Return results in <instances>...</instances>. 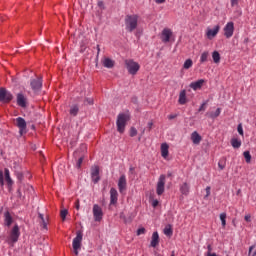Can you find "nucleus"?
Returning a JSON list of instances; mask_svg holds the SVG:
<instances>
[{
	"label": "nucleus",
	"instance_id": "nucleus-1",
	"mask_svg": "<svg viewBox=\"0 0 256 256\" xmlns=\"http://www.w3.org/2000/svg\"><path fill=\"white\" fill-rule=\"evenodd\" d=\"M131 119V116H129L128 113H120L117 116V131L118 133H125V127H127V121Z\"/></svg>",
	"mask_w": 256,
	"mask_h": 256
},
{
	"label": "nucleus",
	"instance_id": "nucleus-2",
	"mask_svg": "<svg viewBox=\"0 0 256 256\" xmlns=\"http://www.w3.org/2000/svg\"><path fill=\"white\" fill-rule=\"evenodd\" d=\"M139 23V16L137 15H127L125 18L126 31L129 33H133L135 29H137V25Z\"/></svg>",
	"mask_w": 256,
	"mask_h": 256
},
{
	"label": "nucleus",
	"instance_id": "nucleus-3",
	"mask_svg": "<svg viewBox=\"0 0 256 256\" xmlns=\"http://www.w3.org/2000/svg\"><path fill=\"white\" fill-rule=\"evenodd\" d=\"M125 65H126L128 73H130V75H137V72L139 71V69H141V66L139 65V63H137L131 59L125 60Z\"/></svg>",
	"mask_w": 256,
	"mask_h": 256
},
{
	"label": "nucleus",
	"instance_id": "nucleus-4",
	"mask_svg": "<svg viewBox=\"0 0 256 256\" xmlns=\"http://www.w3.org/2000/svg\"><path fill=\"white\" fill-rule=\"evenodd\" d=\"M81 241H83V233L78 231L72 242V247L76 256L79 255V249H81Z\"/></svg>",
	"mask_w": 256,
	"mask_h": 256
},
{
	"label": "nucleus",
	"instance_id": "nucleus-5",
	"mask_svg": "<svg viewBox=\"0 0 256 256\" xmlns=\"http://www.w3.org/2000/svg\"><path fill=\"white\" fill-rule=\"evenodd\" d=\"M166 176L165 175H160L157 186H156V193L157 195H163L165 193V183H166Z\"/></svg>",
	"mask_w": 256,
	"mask_h": 256
},
{
	"label": "nucleus",
	"instance_id": "nucleus-6",
	"mask_svg": "<svg viewBox=\"0 0 256 256\" xmlns=\"http://www.w3.org/2000/svg\"><path fill=\"white\" fill-rule=\"evenodd\" d=\"M0 101L2 103H10V101H13V94L5 88H0Z\"/></svg>",
	"mask_w": 256,
	"mask_h": 256
},
{
	"label": "nucleus",
	"instance_id": "nucleus-7",
	"mask_svg": "<svg viewBox=\"0 0 256 256\" xmlns=\"http://www.w3.org/2000/svg\"><path fill=\"white\" fill-rule=\"evenodd\" d=\"M235 33V24L233 22H228L224 27V36L226 39H231Z\"/></svg>",
	"mask_w": 256,
	"mask_h": 256
},
{
	"label": "nucleus",
	"instance_id": "nucleus-8",
	"mask_svg": "<svg viewBox=\"0 0 256 256\" xmlns=\"http://www.w3.org/2000/svg\"><path fill=\"white\" fill-rule=\"evenodd\" d=\"M30 87L34 91V93H38V91H41V88L43 87V79L42 78L32 79L30 81Z\"/></svg>",
	"mask_w": 256,
	"mask_h": 256
},
{
	"label": "nucleus",
	"instance_id": "nucleus-9",
	"mask_svg": "<svg viewBox=\"0 0 256 256\" xmlns=\"http://www.w3.org/2000/svg\"><path fill=\"white\" fill-rule=\"evenodd\" d=\"M173 37V31L169 28H164L161 32L160 39L162 43H169Z\"/></svg>",
	"mask_w": 256,
	"mask_h": 256
},
{
	"label": "nucleus",
	"instance_id": "nucleus-10",
	"mask_svg": "<svg viewBox=\"0 0 256 256\" xmlns=\"http://www.w3.org/2000/svg\"><path fill=\"white\" fill-rule=\"evenodd\" d=\"M16 126L19 129L20 135L27 133V122L22 117L16 118Z\"/></svg>",
	"mask_w": 256,
	"mask_h": 256
},
{
	"label": "nucleus",
	"instance_id": "nucleus-11",
	"mask_svg": "<svg viewBox=\"0 0 256 256\" xmlns=\"http://www.w3.org/2000/svg\"><path fill=\"white\" fill-rule=\"evenodd\" d=\"M16 103L18 107H22V109H25V107H27L28 105L27 96H25V94L23 93H18L16 95Z\"/></svg>",
	"mask_w": 256,
	"mask_h": 256
},
{
	"label": "nucleus",
	"instance_id": "nucleus-12",
	"mask_svg": "<svg viewBox=\"0 0 256 256\" xmlns=\"http://www.w3.org/2000/svg\"><path fill=\"white\" fill-rule=\"evenodd\" d=\"M20 236H21V232L19 231V225L16 224L10 232L11 243H17V241H19Z\"/></svg>",
	"mask_w": 256,
	"mask_h": 256
},
{
	"label": "nucleus",
	"instance_id": "nucleus-13",
	"mask_svg": "<svg viewBox=\"0 0 256 256\" xmlns=\"http://www.w3.org/2000/svg\"><path fill=\"white\" fill-rule=\"evenodd\" d=\"M93 217H94V221H101V219H103V209L100 208V206L98 204H94L93 206Z\"/></svg>",
	"mask_w": 256,
	"mask_h": 256
},
{
	"label": "nucleus",
	"instance_id": "nucleus-14",
	"mask_svg": "<svg viewBox=\"0 0 256 256\" xmlns=\"http://www.w3.org/2000/svg\"><path fill=\"white\" fill-rule=\"evenodd\" d=\"M221 27L219 25H216L213 29L208 28L206 31V37L207 39H215L217 37V34L219 33V30Z\"/></svg>",
	"mask_w": 256,
	"mask_h": 256
},
{
	"label": "nucleus",
	"instance_id": "nucleus-15",
	"mask_svg": "<svg viewBox=\"0 0 256 256\" xmlns=\"http://www.w3.org/2000/svg\"><path fill=\"white\" fill-rule=\"evenodd\" d=\"M118 189L120 193H123L127 189V177L125 174L121 175L118 181Z\"/></svg>",
	"mask_w": 256,
	"mask_h": 256
},
{
	"label": "nucleus",
	"instance_id": "nucleus-16",
	"mask_svg": "<svg viewBox=\"0 0 256 256\" xmlns=\"http://www.w3.org/2000/svg\"><path fill=\"white\" fill-rule=\"evenodd\" d=\"M91 178H92L93 183H99V181L101 179L99 177V166H94L91 169Z\"/></svg>",
	"mask_w": 256,
	"mask_h": 256
},
{
	"label": "nucleus",
	"instance_id": "nucleus-17",
	"mask_svg": "<svg viewBox=\"0 0 256 256\" xmlns=\"http://www.w3.org/2000/svg\"><path fill=\"white\" fill-rule=\"evenodd\" d=\"M119 197V193L117 192V189L111 188L110 189V204L115 205L117 203Z\"/></svg>",
	"mask_w": 256,
	"mask_h": 256
},
{
	"label": "nucleus",
	"instance_id": "nucleus-18",
	"mask_svg": "<svg viewBox=\"0 0 256 256\" xmlns=\"http://www.w3.org/2000/svg\"><path fill=\"white\" fill-rule=\"evenodd\" d=\"M203 83H205L204 79L197 80L196 82H191L189 87L193 89V91H197L203 87Z\"/></svg>",
	"mask_w": 256,
	"mask_h": 256
},
{
	"label": "nucleus",
	"instance_id": "nucleus-19",
	"mask_svg": "<svg viewBox=\"0 0 256 256\" xmlns=\"http://www.w3.org/2000/svg\"><path fill=\"white\" fill-rule=\"evenodd\" d=\"M4 224L6 227H11V225H13V216H11L9 211L4 213Z\"/></svg>",
	"mask_w": 256,
	"mask_h": 256
},
{
	"label": "nucleus",
	"instance_id": "nucleus-20",
	"mask_svg": "<svg viewBox=\"0 0 256 256\" xmlns=\"http://www.w3.org/2000/svg\"><path fill=\"white\" fill-rule=\"evenodd\" d=\"M102 65L106 69H113L115 67V61L111 60V58H104L102 59Z\"/></svg>",
	"mask_w": 256,
	"mask_h": 256
},
{
	"label": "nucleus",
	"instance_id": "nucleus-21",
	"mask_svg": "<svg viewBox=\"0 0 256 256\" xmlns=\"http://www.w3.org/2000/svg\"><path fill=\"white\" fill-rule=\"evenodd\" d=\"M203 138L201 137V135H199L197 133V131H194L192 134H191V141L194 145H199V143H201V140Z\"/></svg>",
	"mask_w": 256,
	"mask_h": 256
},
{
	"label": "nucleus",
	"instance_id": "nucleus-22",
	"mask_svg": "<svg viewBox=\"0 0 256 256\" xmlns=\"http://www.w3.org/2000/svg\"><path fill=\"white\" fill-rule=\"evenodd\" d=\"M178 103L180 105H185L187 103V90H182L179 94Z\"/></svg>",
	"mask_w": 256,
	"mask_h": 256
},
{
	"label": "nucleus",
	"instance_id": "nucleus-23",
	"mask_svg": "<svg viewBox=\"0 0 256 256\" xmlns=\"http://www.w3.org/2000/svg\"><path fill=\"white\" fill-rule=\"evenodd\" d=\"M161 155L164 159H167L169 156V145L167 143L161 144Z\"/></svg>",
	"mask_w": 256,
	"mask_h": 256
},
{
	"label": "nucleus",
	"instance_id": "nucleus-24",
	"mask_svg": "<svg viewBox=\"0 0 256 256\" xmlns=\"http://www.w3.org/2000/svg\"><path fill=\"white\" fill-rule=\"evenodd\" d=\"M150 245L154 248L157 247V245H159V233L158 232H153Z\"/></svg>",
	"mask_w": 256,
	"mask_h": 256
},
{
	"label": "nucleus",
	"instance_id": "nucleus-25",
	"mask_svg": "<svg viewBox=\"0 0 256 256\" xmlns=\"http://www.w3.org/2000/svg\"><path fill=\"white\" fill-rule=\"evenodd\" d=\"M4 175L8 187H11V185H13V180L11 179V174L7 168L4 169Z\"/></svg>",
	"mask_w": 256,
	"mask_h": 256
},
{
	"label": "nucleus",
	"instance_id": "nucleus-26",
	"mask_svg": "<svg viewBox=\"0 0 256 256\" xmlns=\"http://www.w3.org/2000/svg\"><path fill=\"white\" fill-rule=\"evenodd\" d=\"M189 184H187L186 182H184L181 186H180V192L182 193V195H189Z\"/></svg>",
	"mask_w": 256,
	"mask_h": 256
},
{
	"label": "nucleus",
	"instance_id": "nucleus-27",
	"mask_svg": "<svg viewBox=\"0 0 256 256\" xmlns=\"http://www.w3.org/2000/svg\"><path fill=\"white\" fill-rule=\"evenodd\" d=\"M206 115L210 117V119H217V117L221 115V108H217L215 112L206 113Z\"/></svg>",
	"mask_w": 256,
	"mask_h": 256
},
{
	"label": "nucleus",
	"instance_id": "nucleus-28",
	"mask_svg": "<svg viewBox=\"0 0 256 256\" xmlns=\"http://www.w3.org/2000/svg\"><path fill=\"white\" fill-rule=\"evenodd\" d=\"M209 61V52L204 51L200 56V63H207Z\"/></svg>",
	"mask_w": 256,
	"mask_h": 256
},
{
	"label": "nucleus",
	"instance_id": "nucleus-29",
	"mask_svg": "<svg viewBox=\"0 0 256 256\" xmlns=\"http://www.w3.org/2000/svg\"><path fill=\"white\" fill-rule=\"evenodd\" d=\"M78 113H79V106L77 105L71 106L70 115H72V117H77Z\"/></svg>",
	"mask_w": 256,
	"mask_h": 256
},
{
	"label": "nucleus",
	"instance_id": "nucleus-30",
	"mask_svg": "<svg viewBox=\"0 0 256 256\" xmlns=\"http://www.w3.org/2000/svg\"><path fill=\"white\" fill-rule=\"evenodd\" d=\"M231 145L234 149H239V147H241V140L237 139V138H233L231 140Z\"/></svg>",
	"mask_w": 256,
	"mask_h": 256
},
{
	"label": "nucleus",
	"instance_id": "nucleus-31",
	"mask_svg": "<svg viewBox=\"0 0 256 256\" xmlns=\"http://www.w3.org/2000/svg\"><path fill=\"white\" fill-rule=\"evenodd\" d=\"M220 221L222 223L223 229H225V227H227V214L226 213L220 214Z\"/></svg>",
	"mask_w": 256,
	"mask_h": 256
},
{
	"label": "nucleus",
	"instance_id": "nucleus-32",
	"mask_svg": "<svg viewBox=\"0 0 256 256\" xmlns=\"http://www.w3.org/2000/svg\"><path fill=\"white\" fill-rule=\"evenodd\" d=\"M212 59L214 63H220L221 62V54H219L217 51H214L212 53Z\"/></svg>",
	"mask_w": 256,
	"mask_h": 256
},
{
	"label": "nucleus",
	"instance_id": "nucleus-33",
	"mask_svg": "<svg viewBox=\"0 0 256 256\" xmlns=\"http://www.w3.org/2000/svg\"><path fill=\"white\" fill-rule=\"evenodd\" d=\"M38 218L40 219V223L42 224L43 229H47V220H45L43 214L39 213Z\"/></svg>",
	"mask_w": 256,
	"mask_h": 256
},
{
	"label": "nucleus",
	"instance_id": "nucleus-34",
	"mask_svg": "<svg viewBox=\"0 0 256 256\" xmlns=\"http://www.w3.org/2000/svg\"><path fill=\"white\" fill-rule=\"evenodd\" d=\"M193 67V60L187 59L183 64V69H191Z\"/></svg>",
	"mask_w": 256,
	"mask_h": 256
},
{
	"label": "nucleus",
	"instance_id": "nucleus-35",
	"mask_svg": "<svg viewBox=\"0 0 256 256\" xmlns=\"http://www.w3.org/2000/svg\"><path fill=\"white\" fill-rule=\"evenodd\" d=\"M164 235H167L168 237H171V235H173V229H171V226H166L164 228Z\"/></svg>",
	"mask_w": 256,
	"mask_h": 256
},
{
	"label": "nucleus",
	"instance_id": "nucleus-36",
	"mask_svg": "<svg viewBox=\"0 0 256 256\" xmlns=\"http://www.w3.org/2000/svg\"><path fill=\"white\" fill-rule=\"evenodd\" d=\"M225 165H226V159L222 158L219 162H218V167L220 171H223V169H225Z\"/></svg>",
	"mask_w": 256,
	"mask_h": 256
},
{
	"label": "nucleus",
	"instance_id": "nucleus-37",
	"mask_svg": "<svg viewBox=\"0 0 256 256\" xmlns=\"http://www.w3.org/2000/svg\"><path fill=\"white\" fill-rule=\"evenodd\" d=\"M68 214H69V211L67 209H63L60 211V217L62 221H65V219H67Z\"/></svg>",
	"mask_w": 256,
	"mask_h": 256
},
{
	"label": "nucleus",
	"instance_id": "nucleus-38",
	"mask_svg": "<svg viewBox=\"0 0 256 256\" xmlns=\"http://www.w3.org/2000/svg\"><path fill=\"white\" fill-rule=\"evenodd\" d=\"M246 163H251V152L245 151L243 153Z\"/></svg>",
	"mask_w": 256,
	"mask_h": 256
},
{
	"label": "nucleus",
	"instance_id": "nucleus-39",
	"mask_svg": "<svg viewBox=\"0 0 256 256\" xmlns=\"http://www.w3.org/2000/svg\"><path fill=\"white\" fill-rule=\"evenodd\" d=\"M253 249H255V245H252L249 247L248 255L249 256H256V250L253 252Z\"/></svg>",
	"mask_w": 256,
	"mask_h": 256
},
{
	"label": "nucleus",
	"instance_id": "nucleus-40",
	"mask_svg": "<svg viewBox=\"0 0 256 256\" xmlns=\"http://www.w3.org/2000/svg\"><path fill=\"white\" fill-rule=\"evenodd\" d=\"M94 100L93 98H85L84 105H93Z\"/></svg>",
	"mask_w": 256,
	"mask_h": 256
},
{
	"label": "nucleus",
	"instance_id": "nucleus-41",
	"mask_svg": "<svg viewBox=\"0 0 256 256\" xmlns=\"http://www.w3.org/2000/svg\"><path fill=\"white\" fill-rule=\"evenodd\" d=\"M137 136V129L135 127H132L130 129V137H135Z\"/></svg>",
	"mask_w": 256,
	"mask_h": 256
},
{
	"label": "nucleus",
	"instance_id": "nucleus-42",
	"mask_svg": "<svg viewBox=\"0 0 256 256\" xmlns=\"http://www.w3.org/2000/svg\"><path fill=\"white\" fill-rule=\"evenodd\" d=\"M81 165H83V157H80L76 163L77 169H81Z\"/></svg>",
	"mask_w": 256,
	"mask_h": 256
},
{
	"label": "nucleus",
	"instance_id": "nucleus-43",
	"mask_svg": "<svg viewBox=\"0 0 256 256\" xmlns=\"http://www.w3.org/2000/svg\"><path fill=\"white\" fill-rule=\"evenodd\" d=\"M146 232H147V230H145V228L142 227V228H139V229L137 230V235H138V236H139V235H145Z\"/></svg>",
	"mask_w": 256,
	"mask_h": 256
},
{
	"label": "nucleus",
	"instance_id": "nucleus-44",
	"mask_svg": "<svg viewBox=\"0 0 256 256\" xmlns=\"http://www.w3.org/2000/svg\"><path fill=\"white\" fill-rule=\"evenodd\" d=\"M0 185H1V187H3V185H5L3 172L1 170H0Z\"/></svg>",
	"mask_w": 256,
	"mask_h": 256
},
{
	"label": "nucleus",
	"instance_id": "nucleus-45",
	"mask_svg": "<svg viewBox=\"0 0 256 256\" xmlns=\"http://www.w3.org/2000/svg\"><path fill=\"white\" fill-rule=\"evenodd\" d=\"M205 109H207V102L202 103L198 111L201 113V111H205Z\"/></svg>",
	"mask_w": 256,
	"mask_h": 256
},
{
	"label": "nucleus",
	"instance_id": "nucleus-46",
	"mask_svg": "<svg viewBox=\"0 0 256 256\" xmlns=\"http://www.w3.org/2000/svg\"><path fill=\"white\" fill-rule=\"evenodd\" d=\"M205 191H206L205 199H207V197H209V195H211V186H207Z\"/></svg>",
	"mask_w": 256,
	"mask_h": 256
},
{
	"label": "nucleus",
	"instance_id": "nucleus-47",
	"mask_svg": "<svg viewBox=\"0 0 256 256\" xmlns=\"http://www.w3.org/2000/svg\"><path fill=\"white\" fill-rule=\"evenodd\" d=\"M237 130H238L239 135H241L243 137V125L239 124Z\"/></svg>",
	"mask_w": 256,
	"mask_h": 256
},
{
	"label": "nucleus",
	"instance_id": "nucleus-48",
	"mask_svg": "<svg viewBox=\"0 0 256 256\" xmlns=\"http://www.w3.org/2000/svg\"><path fill=\"white\" fill-rule=\"evenodd\" d=\"M16 177H17L18 181H23V174L21 172H17Z\"/></svg>",
	"mask_w": 256,
	"mask_h": 256
},
{
	"label": "nucleus",
	"instance_id": "nucleus-49",
	"mask_svg": "<svg viewBox=\"0 0 256 256\" xmlns=\"http://www.w3.org/2000/svg\"><path fill=\"white\" fill-rule=\"evenodd\" d=\"M98 7L100 8V9H105V3L103 2V1H98Z\"/></svg>",
	"mask_w": 256,
	"mask_h": 256
},
{
	"label": "nucleus",
	"instance_id": "nucleus-50",
	"mask_svg": "<svg viewBox=\"0 0 256 256\" xmlns=\"http://www.w3.org/2000/svg\"><path fill=\"white\" fill-rule=\"evenodd\" d=\"M235 5H239V0H231V6L235 7Z\"/></svg>",
	"mask_w": 256,
	"mask_h": 256
},
{
	"label": "nucleus",
	"instance_id": "nucleus-51",
	"mask_svg": "<svg viewBox=\"0 0 256 256\" xmlns=\"http://www.w3.org/2000/svg\"><path fill=\"white\" fill-rule=\"evenodd\" d=\"M159 205V200H153L152 207H157Z\"/></svg>",
	"mask_w": 256,
	"mask_h": 256
},
{
	"label": "nucleus",
	"instance_id": "nucleus-52",
	"mask_svg": "<svg viewBox=\"0 0 256 256\" xmlns=\"http://www.w3.org/2000/svg\"><path fill=\"white\" fill-rule=\"evenodd\" d=\"M244 219H245V221H247L248 223H250V221H251V215H246V216L244 217Z\"/></svg>",
	"mask_w": 256,
	"mask_h": 256
},
{
	"label": "nucleus",
	"instance_id": "nucleus-53",
	"mask_svg": "<svg viewBox=\"0 0 256 256\" xmlns=\"http://www.w3.org/2000/svg\"><path fill=\"white\" fill-rule=\"evenodd\" d=\"M153 129V122H148V130L151 131Z\"/></svg>",
	"mask_w": 256,
	"mask_h": 256
},
{
	"label": "nucleus",
	"instance_id": "nucleus-54",
	"mask_svg": "<svg viewBox=\"0 0 256 256\" xmlns=\"http://www.w3.org/2000/svg\"><path fill=\"white\" fill-rule=\"evenodd\" d=\"M155 3L158 5H161L162 3H165V0H155Z\"/></svg>",
	"mask_w": 256,
	"mask_h": 256
},
{
	"label": "nucleus",
	"instance_id": "nucleus-55",
	"mask_svg": "<svg viewBox=\"0 0 256 256\" xmlns=\"http://www.w3.org/2000/svg\"><path fill=\"white\" fill-rule=\"evenodd\" d=\"M75 207H76L77 211H79V200H77V201L75 202Z\"/></svg>",
	"mask_w": 256,
	"mask_h": 256
},
{
	"label": "nucleus",
	"instance_id": "nucleus-56",
	"mask_svg": "<svg viewBox=\"0 0 256 256\" xmlns=\"http://www.w3.org/2000/svg\"><path fill=\"white\" fill-rule=\"evenodd\" d=\"M208 252L207 253H211V251H213V248L211 247V245L207 246Z\"/></svg>",
	"mask_w": 256,
	"mask_h": 256
},
{
	"label": "nucleus",
	"instance_id": "nucleus-57",
	"mask_svg": "<svg viewBox=\"0 0 256 256\" xmlns=\"http://www.w3.org/2000/svg\"><path fill=\"white\" fill-rule=\"evenodd\" d=\"M97 57H99V53H101V48L99 47V45H97Z\"/></svg>",
	"mask_w": 256,
	"mask_h": 256
},
{
	"label": "nucleus",
	"instance_id": "nucleus-58",
	"mask_svg": "<svg viewBox=\"0 0 256 256\" xmlns=\"http://www.w3.org/2000/svg\"><path fill=\"white\" fill-rule=\"evenodd\" d=\"M175 117H177L176 115H169L168 119H175Z\"/></svg>",
	"mask_w": 256,
	"mask_h": 256
},
{
	"label": "nucleus",
	"instance_id": "nucleus-59",
	"mask_svg": "<svg viewBox=\"0 0 256 256\" xmlns=\"http://www.w3.org/2000/svg\"><path fill=\"white\" fill-rule=\"evenodd\" d=\"M170 256H175V251L172 252V254Z\"/></svg>",
	"mask_w": 256,
	"mask_h": 256
},
{
	"label": "nucleus",
	"instance_id": "nucleus-60",
	"mask_svg": "<svg viewBox=\"0 0 256 256\" xmlns=\"http://www.w3.org/2000/svg\"><path fill=\"white\" fill-rule=\"evenodd\" d=\"M130 171H133V167L130 168Z\"/></svg>",
	"mask_w": 256,
	"mask_h": 256
}]
</instances>
